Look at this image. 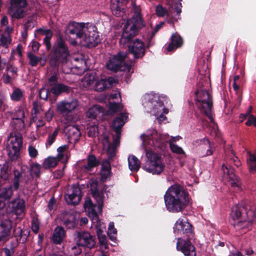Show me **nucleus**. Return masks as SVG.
<instances>
[{
    "mask_svg": "<svg viewBox=\"0 0 256 256\" xmlns=\"http://www.w3.org/2000/svg\"><path fill=\"white\" fill-rule=\"evenodd\" d=\"M66 32L86 47H94L100 42L97 28L92 23L70 22Z\"/></svg>",
    "mask_w": 256,
    "mask_h": 256,
    "instance_id": "obj_1",
    "label": "nucleus"
},
{
    "mask_svg": "<svg viewBox=\"0 0 256 256\" xmlns=\"http://www.w3.org/2000/svg\"><path fill=\"white\" fill-rule=\"evenodd\" d=\"M164 198L167 210L172 212L181 211L189 201L188 192L178 185L171 186L166 192Z\"/></svg>",
    "mask_w": 256,
    "mask_h": 256,
    "instance_id": "obj_2",
    "label": "nucleus"
},
{
    "mask_svg": "<svg viewBox=\"0 0 256 256\" xmlns=\"http://www.w3.org/2000/svg\"><path fill=\"white\" fill-rule=\"evenodd\" d=\"M131 4L134 15L124 23L122 32L120 40V44L123 45L130 42L138 34L139 30L145 26L140 16V7L133 1H132Z\"/></svg>",
    "mask_w": 256,
    "mask_h": 256,
    "instance_id": "obj_3",
    "label": "nucleus"
},
{
    "mask_svg": "<svg viewBox=\"0 0 256 256\" xmlns=\"http://www.w3.org/2000/svg\"><path fill=\"white\" fill-rule=\"evenodd\" d=\"M174 229L176 234H186L188 237L186 240L178 238L177 250H180L186 256H196L195 248L188 240L192 236V226L188 222L186 218L184 217L179 218L176 222Z\"/></svg>",
    "mask_w": 256,
    "mask_h": 256,
    "instance_id": "obj_4",
    "label": "nucleus"
},
{
    "mask_svg": "<svg viewBox=\"0 0 256 256\" xmlns=\"http://www.w3.org/2000/svg\"><path fill=\"white\" fill-rule=\"evenodd\" d=\"M127 118L128 116L126 114H120L112 122V127L116 133V138L114 140L112 144L110 142L108 134L104 133L102 136L100 140L103 150L106 152L109 158H112L115 154L116 149L120 143V130L124 125Z\"/></svg>",
    "mask_w": 256,
    "mask_h": 256,
    "instance_id": "obj_5",
    "label": "nucleus"
},
{
    "mask_svg": "<svg viewBox=\"0 0 256 256\" xmlns=\"http://www.w3.org/2000/svg\"><path fill=\"white\" fill-rule=\"evenodd\" d=\"M168 100L166 96H160L156 94H145L142 98V104L148 112L154 116L160 115L163 117L162 112L168 114V110L164 108V103Z\"/></svg>",
    "mask_w": 256,
    "mask_h": 256,
    "instance_id": "obj_6",
    "label": "nucleus"
},
{
    "mask_svg": "<svg viewBox=\"0 0 256 256\" xmlns=\"http://www.w3.org/2000/svg\"><path fill=\"white\" fill-rule=\"evenodd\" d=\"M70 51L64 40L58 38L54 44L50 54V64L53 67L63 65L68 62Z\"/></svg>",
    "mask_w": 256,
    "mask_h": 256,
    "instance_id": "obj_7",
    "label": "nucleus"
},
{
    "mask_svg": "<svg viewBox=\"0 0 256 256\" xmlns=\"http://www.w3.org/2000/svg\"><path fill=\"white\" fill-rule=\"evenodd\" d=\"M146 160L142 168L144 170L153 174H160L164 168L161 156L151 150H146Z\"/></svg>",
    "mask_w": 256,
    "mask_h": 256,
    "instance_id": "obj_8",
    "label": "nucleus"
},
{
    "mask_svg": "<svg viewBox=\"0 0 256 256\" xmlns=\"http://www.w3.org/2000/svg\"><path fill=\"white\" fill-rule=\"evenodd\" d=\"M22 134L18 132H10L7 138L6 148L9 156L12 160L18 158L19 152L22 146Z\"/></svg>",
    "mask_w": 256,
    "mask_h": 256,
    "instance_id": "obj_9",
    "label": "nucleus"
},
{
    "mask_svg": "<svg viewBox=\"0 0 256 256\" xmlns=\"http://www.w3.org/2000/svg\"><path fill=\"white\" fill-rule=\"evenodd\" d=\"M126 56V53L120 52L114 56L106 63V66L107 68L114 72L120 70L129 72L131 66L126 64L124 62Z\"/></svg>",
    "mask_w": 256,
    "mask_h": 256,
    "instance_id": "obj_10",
    "label": "nucleus"
},
{
    "mask_svg": "<svg viewBox=\"0 0 256 256\" xmlns=\"http://www.w3.org/2000/svg\"><path fill=\"white\" fill-rule=\"evenodd\" d=\"M26 0H10V6L8 13L12 18L20 19L26 14Z\"/></svg>",
    "mask_w": 256,
    "mask_h": 256,
    "instance_id": "obj_11",
    "label": "nucleus"
},
{
    "mask_svg": "<svg viewBox=\"0 0 256 256\" xmlns=\"http://www.w3.org/2000/svg\"><path fill=\"white\" fill-rule=\"evenodd\" d=\"M223 179L230 182L232 187L241 188V182L239 178L234 174V169L228 164H223L222 166Z\"/></svg>",
    "mask_w": 256,
    "mask_h": 256,
    "instance_id": "obj_12",
    "label": "nucleus"
},
{
    "mask_svg": "<svg viewBox=\"0 0 256 256\" xmlns=\"http://www.w3.org/2000/svg\"><path fill=\"white\" fill-rule=\"evenodd\" d=\"M78 106V101L76 99L64 100L56 104V110L58 114L67 116L76 110Z\"/></svg>",
    "mask_w": 256,
    "mask_h": 256,
    "instance_id": "obj_13",
    "label": "nucleus"
},
{
    "mask_svg": "<svg viewBox=\"0 0 256 256\" xmlns=\"http://www.w3.org/2000/svg\"><path fill=\"white\" fill-rule=\"evenodd\" d=\"M65 200L68 204H78L81 200V191L78 186H68L65 194Z\"/></svg>",
    "mask_w": 256,
    "mask_h": 256,
    "instance_id": "obj_14",
    "label": "nucleus"
},
{
    "mask_svg": "<svg viewBox=\"0 0 256 256\" xmlns=\"http://www.w3.org/2000/svg\"><path fill=\"white\" fill-rule=\"evenodd\" d=\"M74 240L79 246L89 248H92L95 245V241L93 236L88 232H76Z\"/></svg>",
    "mask_w": 256,
    "mask_h": 256,
    "instance_id": "obj_15",
    "label": "nucleus"
},
{
    "mask_svg": "<svg viewBox=\"0 0 256 256\" xmlns=\"http://www.w3.org/2000/svg\"><path fill=\"white\" fill-rule=\"evenodd\" d=\"M255 218V214L254 210H250L246 212V217L245 219L238 220L236 222H232V224L238 230H243L245 232L251 226Z\"/></svg>",
    "mask_w": 256,
    "mask_h": 256,
    "instance_id": "obj_16",
    "label": "nucleus"
},
{
    "mask_svg": "<svg viewBox=\"0 0 256 256\" xmlns=\"http://www.w3.org/2000/svg\"><path fill=\"white\" fill-rule=\"evenodd\" d=\"M128 43V50L130 54H133L134 58H141L144 56L145 54L144 44L142 40L136 38Z\"/></svg>",
    "mask_w": 256,
    "mask_h": 256,
    "instance_id": "obj_17",
    "label": "nucleus"
},
{
    "mask_svg": "<svg viewBox=\"0 0 256 256\" xmlns=\"http://www.w3.org/2000/svg\"><path fill=\"white\" fill-rule=\"evenodd\" d=\"M12 227V221L9 219L0 222V242H4L9 239Z\"/></svg>",
    "mask_w": 256,
    "mask_h": 256,
    "instance_id": "obj_18",
    "label": "nucleus"
},
{
    "mask_svg": "<svg viewBox=\"0 0 256 256\" xmlns=\"http://www.w3.org/2000/svg\"><path fill=\"white\" fill-rule=\"evenodd\" d=\"M89 184L92 196L96 200L98 208L101 210L103 204V193L102 191H100L98 182L96 180H90Z\"/></svg>",
    "mask_w": 256,
    "mask_h": 256,
    "instance_id": "obj_19",
    "label": "nucleus"
},
{
    "mask_svg": "<svg viewBox=\"0 0 256 256\" xmlns=\"http://www.w3.org/2000/svg\"><path fill=\"white\" fill-rule=\"evenodd\" d=\"M195 94L196 105L202 108H203L202 104H206L208 108V104L212 102V96L207 90H197L195 92Z\"/></svg>",
    "mask_w": 256,
    "mask_h": 256,
    "instance_id": "obj_20",
    "label": "nucleus"
},
{
    "mask_svg": "<svg viewBox=\"0 0 256 256\" xmlns=\"http://www.w3.org/2000/svg\"><path fill=\"white\" fill-rule=\"evenodd\" d=\"M9 207L12 212L16 216H22L24 214L26 210L25 202L22 198H16L9 204Z\"/></svg>",
    "mask_w": 256,
    "mask_h": 256,
    "instance_id": "obj_21",
    "label": "nucleus"
},
{
    "mask_svg": "<svg viewBox=\"0 0 256 256\" xmlns=\"http://www.w3.org/2000/svg\"><path fill=\"white\" fill-rule=\"evenodd\" d=\"M248 210L242 206H234L232 208L230 212V222H236L238 220L245 219L246 217V212Z\"/></svg>",
    "mask_w": 256,
    "mask_h": 256,
    "instance_id": "obj_22",
    "label": "nucleus"
},
{
    "mask_svg": "<svg viewBox=\"0 0 256 256\" xmlns=\"http://www.w3.org/2000/svg\"><path fill=\"white\" fill-rule=\"evenodd\" d=\"M128 2V0H111L110 7L113 14L123 17L125 12L124 5Z\"/></svg>",
    "mask_w": 256,
    "mask_h": 256,
    "instance_id": "obj_23",
    "label": "nucleus"
},
{
    "mask_svg": "<svg viewBox=\"0 0 256 256\" xmlns=\"http://www.w3.org/2000/svg\"><path fill=\"white\" fill-rule=\"evenodd\" d=\"M117 83L116 80L112 77L106 79L98 80L94 84V90L98 92H102L106 88L115 86Z\"/></svg>",
    "mask_w": 256,
    "mask_h": 256,
    "instance_id": "obj_24",
    "label": "nucleus"
},
{
    "mask_svg": "<svg viewBox=\"0 0 256 256\" xmlns=\"http://www.w3.org/2000/svg\"><path fill=\"white\" fill-rule=\"evenodd\" d=\"M64 132L71 143L76 142L80 136L79 129L74 125L67 126L64 128Z\"/></svg>",
    "mask_w": 256,
    "mask_h": 256,
    "instance_id": "obj_25",
    "label": "nucleus"
},
{
    "mask_svg": "<svg viewBox=\"0 0 256 256\" xmlns=\"http://www.w3.org/2000/svg\"><path fill=\"white\" fill-rule=\"evenodd\" d=\"M26 169V168H24L22 167L20 172L16 170L14 171V184L16 189L18 188L20 182H23L26 183L30 178V176L25 172Z\"/></svg>",
    "mask_w": 256,
    "mask_h": 256,
    "instance_id": "obj_26",
    "label": "nucleus"
},
{
    "mask_svg": "<svg viewBox=\"0 0 256 256\" xmlns=\"http://www.w3.org/2000/svg\"><path fill=\"white\" fill-rule=\"evenodd\" d=\"M96 206H94L91 200L87 198L84 204V208L88 215L91 218L93 223L97 222L98 221V218L96 212L95 210Z\"/></svg>",
    "mask_w": 256,
    "mask_h": 256,
    "instance_id": "obj_27",
    "label": "nucleus"
},
{
    "mask_svg": "<svg viewBox=\"0 0 256 256\" xmlns=\"http://www.w3.org/2000/svg\"><path fill=\"white\" fill-rule=\"evenodd\" d=\"M183 44L182 37L176 32L170 38V42L166 50L168 52H172L180 47Z\"/></svg>",
    "mask_w": 256,
    "mask_h": 256,
    "instance_id": "obj_28",
    "label": "nucleus"
},
{
    "mask_svg": "<svg viewBox=\"0 0 256 256\" xmlns=\"http://www.w3.org/2000/svg\"><path fill=\"white\" fill-rule=\"evenodd\" d=\"M62 221L64 225L68 228H74L78 222L75 214L68 212L64 214Z\"/></svg>",
    "mask_w": 256,
    "mask_h": 256,
    "instance_id": "obj_29",
    "label": "nucleus"
},
{
    "mask_svg": "<svg viewBox=\"0 0 256 256\" xmlns=\"http://www.w3.org/2000/svg\"><path fill=\"white\" fill-rule=\"evenodd\" d=\"M214 150L213 143H211L208 140H204V144L200 146V153L202 156H206L212 154Z\"/></svg>",
    "mask_w": 256,
    "mask_h": 256,
    "instance_id": "obj_30",
    "label": "nucleus"
},
{
    "mask_svg": "<svg viewBox=\"0 0 256 256\" xmlns=\"http://www.w3.org/2000/svg\"><path fill=\"white\" fill-rule=\"evenodd\" d=\"M110 163L107 160H104L102 164V169L100 172L102 181H105L110 176Z\"/></svg>",
    "mask_w": 256,
    "mask_h": 256,
    "instance_id": "obj_31",
    "label": "nucleus"
},
{
    "mask_svg": "<svg viewBox=\"0 0 256 256\" xmlns=\"http://www.w3.org/2000/svg\"><path fill=\"white\" fill-rule=\"evenodd\" d=\"M96 80V74L87 73L81 80L80 86L86 88H90Z\"/></svg>",
    "mask_w": 256,
    "mask_h": 256,
    "instance_id": "obj_32",
    "label": "nucleus"
},
{
    "mask_svg": "<svg viewBox=\"0 0 256 256\" xmlns=\"http://www.w3.org/2000/svg\"><path fill=\"white\" fill-rule=\"evenodd\" d=\"M68 146L67 145H64L58 148V154L56 158H57L58 162L62 161L65 162L68 160Z\"/></svg>",
    "mask_w": 256,
    "mask_h": 256,
    "instance_id": "obj_33",
    "label": "nucleus"
},
{
    "mask_svg": "<svg viewBox=\"0 0 256 256\" xmlns=\"http://www.w3.org/2000/svg\"><path fill=\"white\" fill-rule=\"evenodd\" d=\"M65 236V232L62 227H56L54 231L52 240L56 244H60L62 241Z\"/></svg>",
    "mask_w": 256,
    "mask_h": 256,
    "instance_id": "obj_34",
    "label": "nucleus"
},
{
    "mask_svg": "<svg viewBox=\"0 0 256 256\" xmlns=\"http://www.w3.org/2000/svg\"><path fill=\"white\" fill-rule=\"evenodd\" d=\"M28 57L30 60V64L32 66H36L38 62L42 66L46 64V59L45 58L37 56L32 52L28 53Z\"/></svg>",
    "mask_w": 256,
    "mask_h": 256,
    "instance_id": "obj_35",
    "label": "nucleus"
},
{
    "mask_svg": "<svg viewBox=\"0 0 256 256\" xmlns=\"http://www.w3.org/2000/svg\"><path fill=\"white\" fill-rule=\"evenodd\" d=\"M104 113L102 108L98 105H95L90 108L86 112V116L91 118H95L101 114Z\"/></svg>",
    "mask_w": 256,
    "mask_h": 256,
    "instance_id": "obj_36",
    "label": "nucleus"
},
{
    "mask_svg": "<svg viewBox=\"0 0 256 256\" xmlns=\"http://www.w3.org/2000/svg\"><path fill=\"white\" fill-rule=\"evenodd\" d=\"M247 164L249 171L251 174L256 173V156L254 154L248 153L247 158Z\"/></svg>",
    "mask_w": 256,
    "mask_h": 256,
    "instance_id": "obj_37",
    "label": "nucleus"
},
{
    "mask_svg": "<svg viewBox=\"0 0 256 256\" xmlns=\"http://www.w3.org/2000/svg\"><path fill=\"white\" fill-rule=\"evenodd\" d=\"M129 168L132 171H138L140 168V162L134 156H130L128 158Z\"/></svg>",
    "mask_w": 256,
    "mask_h": 256,
    "instance_id": "obj_38",
    "label": "nucleus"
},
{
    "mask_svg": "<svg viewBox=\"0 0 256 256\" xmlns=\"http://www.w3.org/2000/svg\"><path fill=\"white\" fill-rule=\"evenodd\" d=\"M99 162L97 160L96 157L94 155H90L88 158V164L84 165L83 168L86 170L90 171L92 168L98 166Z\"/></svg>",
    "mask_w": 256,
    "mask_h": 256,
    "instance_id": "obj_39",
    "label": "nucleus"
},
{
    "mask_svg": "<svg viewBox=\"0 0 256 256\" xmlns=\"http://www.w3.org/2000/svg\"><path fill=\"white\" fill-rule=\"evenodd\" d=\"M70 90V88L64 84H59L54 86L51 88V92L54 95H59L62 92H68Z\"/></svg>",
    "mask_w": 256,
    "mask_h": 256,
    "instance_id": "obj_40",
    "label": "nucleus"
},
{
    "mask_svg": "<svg viewBox=\"0 0 256 256\" xmlns=\"http://www.w3.org/2000/svg\"><path fill=\"white\" fill-rule=\"evenodd\" d=\"M96 234L100 245V248L102 250L107 249L108 248L107 240L106 236L102 234V231L100 228H97Z\"/></svg>",
    "mask_w": 256,
    "mask_h": 256,
    "instance_id": "obj_41",
    "label": "nucleus"
},
{
    "mask_svg": "<svg viewBox=\"0 0 256 256\" xmlns=\"http://www.w3.org/2000/svg\"><path fill=\"white\" fill-rule=\"evenodd\" d=\"M198 110H200V112L206 116L211 121L212 120V102H210L208 104V108H207L206 104H202V108H200L198 106H196Z\"/></svg>",
    "mask_w": 256,
    "mask_h": 256,
    "instance_id": "obj_42",
    "label": "nucleus"
},
{
    "mask_svg": "<svg viewBox=\"0 0 256 256\" xmlns=\"http://www.w3.org/2000/svg\"><path fill=\"white\" fill-rule=\"evenodd\" d=\"M58 162L57 158L50 156L44 160L42 166L46 169L54 168L57 164Z\"/></svg>",
    "mask_w": 256,
    "mask_h": 256,
    "instance_id": "obj_43",
    "label": "nucleus"
},
{
    "mask_svg": "<svg viewBox=\"0 0 256 256\" xmlns=\"http://www.w3.org/2000/svg\"><path fill=\"white\" fill-rule=\"evenodd\" d=\"M24 97V91L18 88H14L10 94V98L16 102L21 100Z\"/></svg>",
    "mask_w": 256,
    "mask_h": 256,
    "instance_id": "obj_44",
    "label": "nucleus"
},
{
    "mask_svg": "<svg viewBox=\"0 0 256 256\" xmlns=\"http://www.w3.org/2000/svg\"><path fill=\"white\" fill-rule=\"evenodd\" d=\"M11 125L14 130V131L22 130L24 127V120H20V118L12 120Z\"/></svg>",
    "mask_w": 256,
    "mask_h": 256,
    "instance_id": "obj_45",
    "label": "nucleus"
},
{
    "mask_svg": "<svg viewBox=\"0 0 256 256\" xmlns=\"http://www.w3.org/2000/svg\"><path fill=\"white\" fill-rule=\"evenodd\" d=\"M157 134L156 132L154 131L152 132V134L150 136V134H142L141 136L143 140V144L146 146H146L148 144H153L154 142L152 141V139L155 138Z\"/></svg>",
    "mask_w": 256,
    "mask_h": 256,
    "instance_id": "obj_46",
    "label": "nucleus"
},
{
    "mask_svg": "<svg viewBox=\"0 0 256 256\" xmlns=\"http://www.w3.org/2000/svg\"><path fill=\"white\" fill-rule=\"evenodd\" d=\"M40 166L38 163H34L31 164L30 168V175L32 177H38L40 175Z\"/></svg>",
    "mask_w": 256,
    "mask_h": 256,
    "instance_id": "obj_47",
    "label": "nucleus"
},
{
    "mask_svg": "<svg viewBox=\"0 0 256 256\" xmlns=\"http://www.w3.org/2000/svg\"><path fill=\"white\" fill-rule=\"evenodd\" d=\"M12 38L10 36L2 34L0 40V46H3L8 49L9 44H10Z\"/></svg>",
    "mask_w": 256,
    "mask_h": 256,
    "instance_id": "obj_48",
    "label": "nucleus"
},
{
    "mask_svg": "<svg viewBox=\"0 0 256 256\" xmlns=\"http://www.w3.org/2000/svg\"><path fill=\"white\" fill-rule=\"evenodd\" d=\"M43 34H45V38L44 39V42L46 46L47 50L51 48V44L50 40L52 36V33L50 30H46L43 32Z\"/></svg>",
    "mask_w": 256,
    "mask_h": 256,
    "instance_id": "obj_49",
    "label": "nucleus"
},
{
    "mask_svg": "<svg viewBox=\"0 0 256 256\" xmlns=\"http://www.w3.org/2000/svg\"><path fill=\"white\" fill-rule=\"evenodd\" d=\"M116 230L114 228V224L111 222L109 224L108 228V234L110 238L112 241H115L116 240Z\"/></svg>",
    "mask_w": 256,
    "mask_h": 256,
    "instance_id": "obj_50",
    "label": "nucleus"
},
{
    "mask_svg": "<svg viewBox=\"0 0 256 256\" xmlns=\"http://www.w3.org/2000/svg\"><path fill=\"white\" fill-rule=\"evenodd\" d=\"M156 14L158 16L162 17L165 16H170V14L167 9L163 7L162 5H158L156 7Z\"/></svg>",
    "mask_w": 256,
    "mask_h": 256,
    "instance_id": "obj_51",
    "label": "nucleus"
},
{
    "mask_svg": "<svg viewBox=\"0 0 256 256\" xmlns=\"http://www.w3.org/2000/svg\"><path fill=\"white\" fill-rule=\"evenodd\" d=\"M12 195V190L11 188H4L0 193V196L6 200L9 199Z\"/></svg>",
    "mask_w": 256,
    "mask_h": 256,
    "instance_id": "obj_52",
    "label": "nucleus"
},
{
    "mask_svg": "<svg viewBox=\"0 0 256 256\" xmlns=\"http://www.w3.org/2000/svg\"><path fill=\"white\" fill-rule=\"evenodd\" d=\"M12 120H16L20 118V120H24V109L19 107L12 115Z\"/></svg>",
    "mask_w": 256,
    "mask_h": 256,
    "instance_id": "obj_53",
    "label": "nucleus"
},
{
    "mask_svg": "<svg viewBox=\"0 0 256 256\" xmlns=\"http://www.w3.org/2000/svg\"><path fill=\"white\" fill-rule=\"evenodd\" d=\"M170 146L171 150L177 154H184V152L182 148L178 146L172 144V140H169Z\"/></svg>",
    "mask_w": 256,
    "mask_h": 256,
    "instance_id": "obj_54",
    "label": "nucleus"
},
{
    "mask_svg": "<svg viewBox=\"0 0 256 256\" xmlns=\"http://www.w3.org/2000/svg\"><path fill=\"white\" fill-rule=\"evenodd\" d=\"M28 151L29 156L33 159L36 158L38 154V152L36 148L32 144H30L28 148Z\"/></svg>",
    "mask_w": 256,
    "mask_h": 256,
    "instance_id": "obj_55",
    "label": "nucleus"
},
{
    "mask_svg": "<svg viewBox=\"0 0 256 256\" xmlns=\"http://www.w3.org/2000/svg\"><path fill=\"white\" fill-rule=\"evenodd\" d=\"M58 129L56 128L53 132L52 134H49L46 144H48V146H51L52 144L58 135Z\"/></svg>",
    "mask_w": 256,
    "mask_h": 256,
    "instance_id": "obj_56",
    "label": "nucleus"
},
{
    "mask_svg": "<svg viewBox=\"0 0 256 256\" xmlns=\"http://www.w3.org/2000/svg\"><path fill=\"white\" fill-rule=\"evenodd\" d=\"M88 134L90 137L96 136L98 133V128L96 125L90 126L88 128Z\"/></svg>",
    "mask_w": 256,
    "mask_h": 256,
    "instance_id": "obj_57",
    "label": "nucleus"
},
{
    "mask_svg": "<svg viewBox=\"0 0 256 256\" xmlns=\"http://www.w3.org/2000/svg\"><path fill=\"white\" fill-rule=\"evenodd\" d=\"M122 108V106L120 104L118 103H110V111L112 112H116L120 110Z\"/></svg>",
    "mask_w": 256,
    "mask_h": 256,
    "instance_id": "obj_58",
    "label": "nucleus"
},
{
    "mask_svg": "<svg viewBox=\"0 0 256 256\" xmlns=\"http://www.w3.org/2000/svg\"><path fill=\"white\" fill-rule=\"evenodd\" d=\"M32 109L36 114H40L44 110L43 106L40 103L36 101L33 102Z\"/></svg>",
    "mask_w": 256,
    "mask_h": 256,
    "instance_id": "obj_59",
    "label": "nucleus"
},
{
    "mask_svg": "<svg viewBox=\"0 0 256 256\" xmlns=\"http://www.w3.org/2000/svg\"><path fill=\"white\" fill-rule=\"evenodd\" d=\"M48 90L44 88H42L39 91V96L40 98L46 100L48 98Z\"/></svg>",
    "mask_w": 256,
    "mask_h": 256,
    "instance_id": "obj_60",
    "label": "nucleus"
},
{
    "mask_svg": "<svg viewBox=\"0 0 256 256\" xmlns=\"http://www.w3.org/2000/svg\"><path fill=\"white\" fill-rule=\"evenodd\" d=\"M246 124L248 126L253 125L254 126L256 127V117L252 114L250 115L248 119Z\"/></svg>",
    "mask_w": 256,
    "mask_h": 256,
    "instance_id": "obj_61",
    "label": "nucleus"
},
{
    "mask_svg": "<svg viewBox=\"0 0 256 256\" xmlns=\"http://www.w3.org/2000/svg\"><path fill=\"white\" fill-rule=\"evenodd\" d=\"M82 246H79L76 243V244L72 248L73 254L74 255H78L80 254L82 252Z\"/></svg>",
    "mask_w": 256,
    "mask_h": 256,
    "instance_id": "obj_62",
    "label": "nucleus"
},
{
    "mask_svg": "<svg viewBox=\"0 0 256 256\" xmlns=\"http://www.w3.org/2000/svg\"><path fill=\"white\" fill-rule=\"evenodd\" d=\"M57 80L56 75L54 74L48 78V84L52 88L54 86L56 85Z\"/></svg>",
    "mask_w": 256,
    "mask_h": 256,
    "instance_id": "obj_63",
    "label": "nucleus"
},
{
    "mask_svg": "<svg viewBox=\"0 0 256 256\" xmlns=\"http://www.w3.org/2000/svg\"><path fill=\"white\" fill-rule=\"evenodd\" d=\"M54 116V112L52 110L48 109L45 113V118L48 122H50Z\"/></svg>",
    "mask_w": 256,
    "mask_h": 256,
    "instance_id": "obj_64",
    "label": "nucleus"
}]
</instances>
